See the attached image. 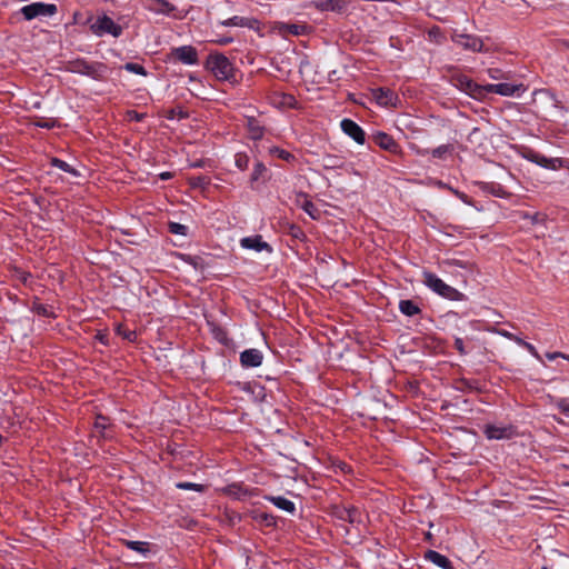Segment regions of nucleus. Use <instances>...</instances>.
<instances>
[{
  "label": "nucleus",
  "mask_w": 569,
  "mask_h": 569,
  "mask_svg": "<svg viewBox=\"0 0 569 569\" xmlns=\"http://www.w3.org/2000/svg\"><path fill=\"white\" fill-rule=\"evenodd\" d=\"M422 282L435 293L438 296L452 300L460 301L463 299V295L457 290L456 288L443 282L438 276L435 273L425 270L422 272Z\"/></svg>",
  "instance_id": "f257e3e1"
},
{
  "label": "nucleus",
  "mask_w": 569,
  "mask_h": 569,
  "mask_svg": "<svg viewBox=\"0 0 569 569\" xmlns=\"http://www.w3.org/2000/svg\"><path fill=\"white\" fill-rule=\"evenodd\" d=\"M207 68L218 80H229L233 77V66L223 54H210L207 60Z\"/></svg>",
  "instance_id": "f03ea898"
},
{
  "label": "nucleus",
  "mask_w": 569,
  "mask_h": 569,
  "mask_svg": "<svg viewBox=\"0 0 569 569\" xmlns=\"http://www.w3.org/2000/svg\"><path fill=\"white\" fill-rule=\"evenodd\" d=\"M71 71L88 76L94 80H103L107 76L108 68L100 62L88 63L86 61H76L71 66Z\"/></svg>",
  "instance_id": "7ed1b4c3"
},
{
  "label": "nucleus",
  "mask_w": 569,
  "mask_h": 569,
  "mask_svg": "<svg viewBox=\"0 0 569 569\" xmlns=\"http://www.w3.org/2000/svg\"><path fill=\"white\" fill-rule=\"evenodd\" d=\"M453 84L467 93L468 96L472 97L477 100H483L486 99V86H481L472 81L467 76H456L453 79Z\"/></svg>",
  "instance_id": "20e7f679"
},
{
  "label": "nucleus",
  "mask_w": 569,
  "mask_h": 569,
  "mask_svg": "<svg viewBox=\"0 0 569 569\" xmlns=\"http://www.w3.org/2000/svg\"><path fill=\"white\" fill-rule=\"evenodd\" d=\"M26 20H32L38 17H50L57 12V6L52 3L33 2L20 9Z\"/></svg>",
  "instance_id": "39448f33"
},
{
  "label": "nucleus",
  "mask_w": 569,
  "mask_h": 569,
  "mask_svg": "<svg viewBox=\"0 0 569 569\" xmlns=\"http://www.w3.org/2000/svg\"><path fill=\"white\" fill-rule=\"evenodd\" d=\"M451 40L463 48L465 50H469L472 52H481L483 50L482 40L473 34L459 32L458 30H453L451 32Z\"/></svg>",
  "instance_id": "423d86ee"
},
{
  "label": "nucleus",
  "mask_w": 569,
  "mask_h": 569,
  "mask_svg": "<svg viewBox=\"0 0 569 569\" xmlns=\"http://www.w3.org/2000/svg\"><path fill=\"white\" fill-rule=\"evenodd\" d=\"M91 30L97 36L109 33L116 38L120 37L122 33V28L108 16L99 17L94 23H92Z\"/></svg>",
  "instance_id": "0eeeda50"
},
{
  "label": "nucleus",
  "mask_w": 569,
  "mask_h": 569,
  "mask_svg": "<svg viewBox=\"0 0 569 569\" xmlns=\"http://www.w3.org/2000/svg\"><path fill=\"white\" fill-rule=\"evenodd\" d=\"M170 58L183 64L192 66L198 63V51L192 46H181L171 49Z\"/></svg>",
  "instance_id": "6e6552de"
},
{
  "label": "nucleus",
  "mask_w": 569,
  "mask_h": 569,
  "mask_svg": "<svg viewBox=\"0 0 569 569\" xmlns=\"http://www.w3.org/2000/svg\"><path fill=\"white\" fill-rule=\"evenodd\" d=\"M519 91L523 92L525 88L522 84H513V83H496V84H486V97L489 93H497L503 97H512L518 94Z\"/></svg>",
  "instance_id": "1a4fd4ad"
},
{
  "label": "nucleus",
  "mask_w": 569,
  "mask_h": 569,
  "mask_svg": "<svg viewBox=\"0 0 569 569\" xmlns=\"http://www.w3.org/2000/svg\"><path fill=\"white\" fill-rule=\"evenodd\" d=\"M372 99L381 107H396L398 96L390 89L377 88L371 91Z\"/></svg>",
  "instance_id": "9d476101"
},
{
  "label": "nucleus",
  "mask_w": 569,
  "mask_h": 569,
  "mask_svg": "<svg viewBox=\"0 0 569 569\" xmlns=\"http://www.w3.org/2000/svg\"><path fill=\"white\" fill-rule=\"evenodd\" d=\"M243 118L248 138L251 140L262 139L266 131L264 124L251 114H246Z\"/></svg>",
  "instance_id": "9b49d317"
},
{
  "label": "nucleus",
  "mask_w": 569,
  "mask_h": 569,
  "mask_svg": "<svg viewBox=\"0 0 569 569\" xmlns=\"http://www.w3.org/2000/svg\"><path fill=\"white\" fill-rule=\"evenodd\" d=\"M342 131L352 138L357 143H365V131L351 119H343L340 123Z\"/></svg>",
  "instance_id": "f8f14e48"
},
{
  "label": "nucleus",
  "mask_w": 569,
  "mask_h": 569,
  "mask_svg": "<svg viewBox=\"0 0 569 569\" xmlns=\"http://www.w3.org/2000/svg\"><path fill=\"white\" fill-rule=\"evenodd\" d=\"M486 437L491 440L509 439L513 436L511 427L488 425L483 430Z\"/></svg>",
  "instance_id": "ddd939ff"
},
{
  "label": "nucleus",
  "mask_w": 569,
  "mask_h": 569,
  "mask_svg": "<svg viewBox=\"0 0 569 569\" xmlns=\"http://www.w3.org/2000/svg\"><path fill=\"white\" fill-rule=\"evenodd\" d=\"M335 515L342 521H348L350 525L361 522V512L356 507H340L337 508Z\"/></svg>",
  "instance_id": "4468645a"
},
{
  "label": "nucleus",
  "mask_w": 569,
  "mask_h": 569,
  "mask_svg": "<svg viewBox=\"0 0 569 569\" xmlns=\"http://www.w3.org/2000/svg\"><path fill=\"white\" fill-rule=\"evenodd\" d=\"M262 353L258 349H247L240 355V362L243 367L254 368L262 363Z\"/></svg>",
  "instance_id": "2eb2a0df"
},
{
  "label": "nucleus",
  "mask_w": 569,
  "mask_h": 569,
  "mask_svg": "<svg viewBox=\"0 0 569 569\" xmlns=\"http://www.w3.org/2000/svg\"><path fill=\"white\" fill-rule=\"evenodd\" d=\"M372 139L376 144L389 152L397 153L399 151V144L388 133L377 132L373 134Z\"/></svg>",
  "instance_id": "dca6fc26"
},
{
  "label": "nucleus",
  "mask_w": 569,
  "mask_h": 569,
  "mask_svg": "<svg viewBox=\"0 0 569 569\" xmlns=\"http://www.w3.org/2000/svg\"><path fill=\"white\" fill-rule=\"evenodd\" d=\"M240 244L244 249H251L254 251H263L267 250L271 252V247L262 240L261 236L246 237L240 240Z\"/></svg>",
  "instance_id": "f3484780"
},
{
  "label": "nucleus",
  "mask_w": 569,
  "mask_h": 569,
  "mask_svg": "<svg viewBox=\"0 0 569 569\" xmlns=\"http://www.w3.org/2000/svg\"><path fill=\"white\" fill-rule=\"evenodd\" d=\"M219 24L223 27H244L249 29H256L258 21L253 18L233 16L229 19L219 21Z\"/></svg>",
  "instance_id": "a211bd4d"
},
{
  "label": "nucleus",
  "mask_w": 569,
  "mask_h": 569,
  "mask_svg": "<svg viewBox=\"0 0 569 569\" xmlns=\"http://www.w3.org/2000/svg\"><path fill=\"white\" fill-rule=\"evenodd\" d=\"M297 203L301 207V209L308 213V216L313 219L318 220L321 216L320 210L316 207V204L308 199L306 194H299L297 198Z\"/></svg>",
  "instance_id": "6ab92c4d"
},
{
  "label": "nucleus",
  "mask_w": 569,
  "mask_h": 569,
  "mask_svg": "<svg viewBox=\"0 0 569 569\" xmlns=\"http://www.w3.org/2000/svg\"><path fill=\"white\" fill-rule=\"evenodd\" d=\"M317 8L325 11L342 12L347 8L346 0H317Z\"/></svg>",
  "instance_id": "aec40b11"
},
{
  "label": "nucleus",
  "mask_w": 569,
  "mask_h": 569,
  "mask_svg": "<svg viewBox=\"0 0 569 569\" xmlns=\"http://www.w3.org/2000/svg\"><path fill=\"white\" fill-rule=\"evenodd\" d=\"M425 558L439 568L452 569L451 561L446 556L435 550H428L425 555Z\"/></svg>",
  "instance_id": "412c9836"
},
{
  "label": "nucleus",
  "mask_w": 569,
  "mask_h": 569,
  "mask_svg": "<svg viewBox=\"0 0 569 569\" xmlns=\"http://www.w3.org/2000/svg\"><path fill=\"white\" fill-rule=\"evenodd\" d=\"M269 501H271L277 508L287 511L289 513H293L296 510L295 503L281 496L278 497H269Z\"/></svg>",
  "instance_id": "4be33fe9"
},
{
  "label": "nucleus",
  "mask_w": 569,
  "mask_h": 569,
  "mask_svg": "<svg viewBox=\"0 0 569 569\" xmlns=\"http://www.w3.org/2000/svg\"><path fill=\"white\" fill-rule=\"evenodd\" d=\"M267 174V167L261 162L257 161L253 166V170L250 177V182L253 184L254 182H258L260 180L264 181V177Z\"/></svg>",
  "instance_id": "5701e85b"
},
{
  "label": "nucleus",
  "mask_w": 569,
  "mask_h": 569,
  "mask_svg": "<svg viewBox=\"0 0 569 569\" xmlns=\"http://www.w3.org/2000/svg\"><path fill=\"white\" fill-rule=\"evenodd\" d=\"M400 311L406 316H415L420 312L419 307L411 300H401L399 303Z\"/></svg>",
  "instance_id": "b1692460"
},
{
  "label": "nucleus",
  "mask_w": 569,
  "mask_h": 569,
  "mask_svg": "<svg viewBox=\"0 0 569 569\" xmlns=\"http://www.w3.org/2000/svg\"><path fill=\"white\" fill-rule=\"evenodd\" d=\"M308 27L305 24H297V23H286L282 24L280 30L282 32H288L293 36H300L303 34L307 31Z\"/></svg>",
  "instance_id": "393cba45"
},
{
  "label": "nucleus",
  "mask_w": 569,
  "mask_h": 569,
  "mask_svg": "<svg viewBox=\"0 0 569 569\" xmlns=\"http://www.w3.org/2000/svg\"><path fill=\"white\" fill-rule=\"evenodd\" d=\"M322 164L325 169L342 168L343 162L337 156L327 154L322 158Z\"/></svg>",
  "instance_id": "a878e982"
},
{
  "label": "nucleus",
  "mask_w": 569,
  "mask_h": 569,
  "mask_svg": "<svg viewBox=\"0 0 569 569\" xmlns=\"http://www.w3.org/2000/svg\"><path fill=\"white\" fill-rule=\"evenodd\" d=\"M156 7H153V10L159 13L169 14L172 12L176 8L173 4L168 2L167 0H151Z\"/></svg>",
  "instance_id": "bb28decb"
},
{
  "label": "nucleus",
  "mask_w": 569,
  "mask_h": 569,
  "mask_svg": "<svg viewBox=\"0 0 569 569\" xmlns=\"http://www.w3.org/2000/svg\"><path fill=\"white\" fill-rule=\"evenodd\" d=\"M51 164L64 172L72 174V176H76V177L79 176V172L73 167H71L68 162H66L63 160H60L58 158H52Z\"/></svg>",
  "instance_id": "cd10ccee"
},
{
  "label": "nucleus",
  "mask_w": 569,
  "mask_h": 569,
  "mask_svg": "<svg viewBox=\"0 0 569 569\" xmlns=\"http://www.w3.org/2000/svg\"><path fill=\"white\" fill-rule=\"evenodd\" d=\"M279 101H273L274 104L284 108H296L297 100L292 94L282 93L279 96Z\"/></svg>",
  "instance_id": "c85d7f7f"
},
{
  "label": "nucleus",
  "mask_w": 569,
  "mask_h": 569,
  "mask_svg": "<svg viewBox=\"0 0 569 569\" xmlns=\"http://www.w3.org/2000/svg\"><path fill=\"white\" fill-rule=\"evenodd\" d=\"M453 151V148L451 144H442L437 148H435L431 151V154L433 158L438 159H445L447 154H450Z\"/></svg>",
  "instance_id": "c756f323"
},
{
  "label": "nucleus",
  "mask_w": 569,
  "mask_h": 569,
  "mask_svg": "<svg viewBox=\"0 0 569 569\" xmlns=\"http://www.w3.org/2000/svg\"><path fill=\"white\" fill-rule=\"evenodd\" d=\"M269 152H270V154H274L278 158H280V159H282V160L287 161V162H291L292 160H295V156L293 154H291L287 150L280 149L278 147L270 148Z\"/></svg>",
  "instance_id": "7c9ffc66"
},
{
  "label": "nucleus",
  "mask_w": 569,
  "mask_h": 569,
  "mask_svg": "<svg viewBox=\"0 0 569 569\" xmlns=\"http://www.w3.org/2000/svg\"><path fill=\"white\" fill-rule=\"evenodd\" d=\"M124 545L130 549V550H133V551H137V552H147L148 551V543L147 542H143V541H131V540H128L124 542Z\"/></svg>",
  "instance_id": "2f4dec72"
},
{
  "label": "nucleus",
  "mask_w": 569,
  "mask_h": 569,
  "mask_svg": "<svg viewBox=\"0 0 569 569\" xmlns=\"http://www.w3.org/2000/svg\"><path fill=\"white\" fill-rule=\"evenodd\" d=\"M176 487L181 490H194L198 492L204 491V488H206L203 485L193 483V482H178L176 485Z\"/></svg>",
  "instance_id": "473e14b6"
},
{
  "label": "nucleus",
  "mask_w": 569,
  "mask_h": 569,
  "mask_svg": "<svg viewBox=\"0 0 569 569\" xmlns=\"http://www.w3.org/2000/svg\"><path fill=\"white\" fill-rule=\"evenodd\" d=\"M234 163L240 170H246L249 166V157L246 153H237L234 156Z\"/></svg>",
  "instance_id": "72a5a7b5"
},
{
  "label": "nucleus",
  "mask_w": 569,
  "mask_h": 569,
  "mask_svg": "<svg viewBox=\"0 0 569 569\" xmlns=\"http://www.w3.org/2000/svg\"><path fill=\"white\" fill-rule=\"evenodd\" d=\"M117 333L129 341H133L136 339V332L132 330H129L128 328L123 327L122 325L117 326Z\"/></svg>",
  "instance_id": "f704fd0d"
},
{
  "label": "nucleus",
  "mask_w": 569,
  "mask_h": 569,
  "mask_svg": "<svg viewBox=\"0 0 569 569\" xmlns=\"http://www.w3.org/2000/svg\"><path fill=\"white\" fill-rule=\"evenodd\" d=\"M124 69L127 71L136 73V74H140V76L147 74L146 69L141 64H138V63L128 62V63H126Z\"/></svg>",
  "instance_id": "c9c22d12"
},
{
  "label": "nucleus",
  "mask_w": 569,
  "mask_h": 569,
  "mask_svg": "<svg viewBox=\"0 0 569 569\" xmlns=\"http://www.w3.org/2000/svg\"><path fill=\"white\" fill-rule=\"evenodd\" d=\"M169 230L171 233L186 236L188 228L184 224L178 222H170Z\"/></svg>",
  "instance_id": "e433bc0d"
},
{
  "label": "nucleus",
  "mask_w": 569,
  "mask_h": 569,
  "mask_svg": "<svg viewBox=\"0 0 569 569\" xmlns=\"http://www.w3.org/2000/svg\"><path fill=\"white\" fill-rule=\"evenodd\" d=\"M556 407L569 418V398H560L556 401Z\"/></svg>",
  "instance_id": "4c0bfd02"
},
{
  "label": "nucleus",
  "mask_w": 569,
  "mask_h": 569,
  "mask_svg": "<svg viewBox=\"0 0 569 569\" xmlns=\"http://www.w3.org/2000/svg\"><path fill=\"white\" fill-rule=\"evenodd\" d=\"M429 38L431 41L436 42V43H442L445 37L442 36L441 31L439 28H432L430 31H429Z\"/></svg>",
  "instance_id": "58836bf2"
},
{
  "label": "nucleus",
  "mask_w": 569,
  "mask_h": 569,
  "mask_svg": "<svg viewBox=\"0 0 569 569\" xmlns=\"http://www.w3.org/2000/svg\"><path fill=\"white\" fill-rule=\"evenodd\" d=\"M442 266L445 268H455V267H459V268H466V263L461 260H457V259H447L445 261H442Z\"/></svg>",
  "instance_id": "ea45409f"
},
{
  "label": "nucleus",
  "mask_w": 569,
  "mask_h": 569,
  "mask_svg": "<svg viewBox=\"0 0 569 569\" xmlns=\"http://www.w3.org/2000/svg\"><path fill=\"white\" fill-rule=\"evenodd\" d=\"M108 418L103 416H98L94 422V428L98 431H104L108 428Z\"/></svg>",
  "instance_id": "a19ab883"
},
{
  "label": "nucleus",
  "mask_w": 569,
  "mask_h": 569,
  "mask_svg": "<svg viewBox=\"0 0 569 569\" xmlns=\"http://www.w3.org/2000/svg\"><path fill=\"white\" fill-rule=\"evenodd\" d=\"M488 73H489V77L493 80L505 78L503 72L500 69H489Z\"/></svg>",
  "instance_id": "79ce46f5"
},
{
  "label": "nucleus",
  "mask_w": 569,
  "mask_h": 569,
  "mask_svg": "<svg viewBox=\"0 0 569 569\" xmlns=\"http://www.w3.org/2000/svg\"><path fill=\"white\" fill-rule=\"evenodd\" d=\"M33 309L38 315H41V316L49 317L51 315V312H49L48 308L44 307L43 305H36Z\"/></svg>",
  "instance_id": "37998d69"
},
{
  "label": "nucleus",
  "mask_w": 569,
  "mask_h": 569,
  "mask_svg": "<svg viewBox=\"0 0 569 569\" xmlns=\"http://www.w3.org/2000/svg\"><path fill=\"white\" fill-rule=\"evenodd\" d=\"M491 192H492L493 194H496L497 197H501V198H503V197H506V196H507V192H506V191H503V190H502V188H501V186H499V184H498V186H492V188H491Z\"/></svg>",
  "instance_id": "c03bdc74"
},
{
  "label": "nucleus",
  "mask_w": 569,
  "mask_h": 569,
  "mask_svg": "<svg viewBox=\"0 0 569 569\" xmlns=\"http://www.w3.org/2000/svg\"><path fill=\"white\" fill-rule=\"evenodd\" d=\"M455 347L459 351V353H461V355L466 353L465 346H463V340L461 338H456L455 339Z\"/></svg>",
  "instance_id": "a18cd8bd"
},
{
  "label": "nucleus",
  "mask_w": 569,
  "mask_h": 569,
  "mask_svg": "<svg viewBox=\"0 0 569 569\" xmlns=\"http://www.w3.org/2000/svg\"><path fill=\"white\" fill-rule=\"evenodd\" d=\"M533 357L540 359V356L533 345L526 342L523 346Z\"/></svg>",
  "instance_id": "49530a36"
},
{
  "label": "nucleus",
  "mask_w": 569,
  "mask_h": 569,
  "mask_svg": "<svg viewBox=\"0 0 569 569\" xmlns=\"http://www.w3.org/2000/svg\"><path fill=\"white\" fill-rule=\"evenodd\" d=\"M527 217L531 219L532 223H540V222L545 221V216H542L540 213H535L532 216H527Z\"/></svg>",
  "instance_id": "de8ad7c7"
},
{
  "label": "nucleus",
  "mask_w": 569,
  "mask_h": 569,
  "mask_svg": "<svg viewBox=\"0 0 569 569\" xmlns=\"http://www.w3.org/2000/svg\"><path fill=\"white\" fill-rule=\"evenodd\" d=\"M232 41H233V39L232 38H228V37H221V38H218V39L214 40V42L220 44V46L228 44V43H230Z\"/></svg>",
  "instance_id": "09e8293b"
},
{
  "label": "nucleus",
  "mask_w": 569,
  "mask_h": 569,
  "mask_svg": "<svg viewBox=\"0 0 569 569\" xmlns=\"http://www.w3.org/2000/svg\"><path fill=\"white\" fill-rule=\"evenodd\" d=\"M38 127H41V128H52L54 126V121H43V122H38L37 123Z\"/></svg>",
  "instance_id": "8fccbe9b"
},
{
  "label": "nucleus",
  "mask_w": 569,
  "mask_h": 569,
  "mask_svg": "<svg viewBox=\"0 0 569 569\" xmlns=\"http://www.w3.org/2000/svg\"><path fill=\"white\" fill-rule=\"evenodd\" d=\"M129 117H130L131 119L137 120V121H140V120L143 118V116H142V114H139V113H137L136 111H131V112H129Z\"/></svg>",
  "instance_id": "3c124183"
},
{
  "label": "nucleus",
  "mask_w": 569,
  "mask_h": 569,
  "mask_svg": "<svg viewBox=\"0 0 569 569\" xmlns=\"http://www.w3.org/2000/svg\"><path fill=\"white\" fill-rule=\"evenodd\" d=\"M499 335H501L502 337H505L507 339H510V340H512V338H513V333H511V332H509L507 330H500Z\"/></svg>",
  "instance_id": "603ef678"
},
{
  "label": "nucleus",
  "mask_w": 569,
  "mask_h": 569,
  "mask_svg": "<svg viewBox=\"0 0 569 569\" xmlns=\"http://www.w3.org/2000/svg\"><path fill=\"white\" fill-rule=\"evenodd\" d=\"M159 177H160V179H161V180H169V179L172 177V173H171V172L166 171V172H161V173L159 174Z\"/></svg>",
  "instance_id": "864d4df0"
},
{
  "label": "nucleus",
  "mask_w": 569,
  "mask_h": 569,
  "mask_svg": "<svg viewBox=\"0 0 569 569\" xmlns=\"http://www.w3.org/2000/svg\"><path fill=\"white\" fill-rule=\"evenodd\" d=\"M546 356H547V358H548L549 360H555V359H556V358H558V357H562V355H561L560 352L547 353Z\"/></svg>",
  "instance_id": "5fc2aeb1"
},
{
  "label": "nucleus",
  "mask_w": 569,
  "mask_h": 569,
  "mask_svg": "<svg viewBox=\"0 0 569 569\" xmlns=\"http://www.w3.org/2000/svg\"><path fill=\"white\" fill-rule=\"evenodd\" d=\"M512 340H513L516 343H518V345H520V346H522V347H523V346H525V343H526V341H525V340H522L520 337H518V336H516V335H513Z\"/></svg>",
  "instance_id": "6e6d98bb"
},
{
  "label": "nucleus",
  "mask_w": 569,
  "mask_h": 569,
  "mask_svg": "<svg viewBox=\"0 0 569 569\" xmlns=\"http://www.w3.org/2000/svg\"><path fill=\"white\" fill-rule=\"evenodd\" d=\"M562 44H563L567 49H569V39H568V40H563V41H562Z\"/></svg>",
  "instance_id": "4d7b16f0"
},
{
  "label": "nucleus",
  "mask_w": 569,
  "mask_h": 569,
  "mask_svg": "<svg viewBox=\"0 0 569 569\" xmlns=\"http://www.w3.org/2000/svg\"><path fill=\"white\" fill-rule=\"evenodd\" d=\"M418 153L421 154V156H425L426 153H428V151L427 150L418 151Z\"/></svg>",
  "instance_id": "13d9d810"
},
{
  "label": "nucleus",
  "mask_w": 569,
  "mask_h": 569,
  "mask_svg": "<svg viewBox=\"0 0 569 569\" xmlns=\"http://www.w3.org/2000/svg\"><path fill=\"white\" fill-rule=\"evenodd\" d=\"M438 186L439 187H445V184L441 181L438 182Z\"/></svg>",
  "instance_id": "bf43d9fd"
}]
</instances>
